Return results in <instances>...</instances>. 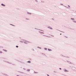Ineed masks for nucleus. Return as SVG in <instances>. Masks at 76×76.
<instances>
[{
  "label": "nucleus",
  "instance_id": "7",
  "mask_svg": "<svg viewBox=\"0 0 76 76\" xmlns=\"http://www.w3.org/2000/svg\"><path fill=\"white\" fill-rule=\"evenodd\" d=\"M50 29H53V28H51V27L50 28Z\"/></svg>",
  "mask_w": 76,
  "mask_h": 76
},
{
  "label": "nucleus",
  "instance_id": "16",
  "mask_svg": "<svg viewBox=\"0 0 76 76\" xmlns=\"http://www.w3.org/2000/svg\"><path fill=\"white\" fill-rule=\"evenodd\" d=\"M17 76H19V75H17Z\"/></svg>",
  "mask_w": 76,
  "mask_h": 76
},
{
  "label": "nucleus",
  "instance_id": "9",
  "mask_svg": "<svg viewBox=\"0 0 76 76\" xmlns=\"http://www.w3.org/2000/svg\"><path fill=\"white\" fill-rule=\"evenodd\" d=\"M0 53H2V52L1 51H0Z\"/></svg>",
  "mask_w": 76,
  "mask_h": 76
},
{
  "label": "nucleus",
  "instance_id": "5",
  "mask_svg": "<svg viewBox=\"0 0 76 76\" xmlns=\"http://www.w3.org/2000/svg\"><path fill=\"white\" fill-rule=\"evenodd\" d=\"M48 50H49V51H51V50L50 49H48Z\"/></svg>",
  "mask_w": 76,
  "mask_h": 76
},
{
  "label": "nucleus",
  "instance_id": "14",
  "mask_svg": "<svg viewBox=\"0 0 76 76\" xmlns=\"http://www.w3.org/2000/svg\"><path fill=\"white\" fill-rule=\"evenodd\" d=\"M68 6H69V7H70V6H69V5Z\"/></svg>",
  "mask_w": 76,
  "mask_h": 76
},
{
  "label": "nucleus",
  "instance_id": "3",
  "mask_svg": "<svg viewBox=\"0 0 76 76\" xmlns=\"http://www.w3.org/2000/svg\"><path fill=\"white\" fill-rule=\"evenodd\" d=\"M27 62H28V63H31V61H28Z\"/></svg>",
  "mask_w": 76,
  "mask_h": 76
},
{
  "label": "nucleus",
  "instance_id": "2",
  "mask_svg": "<svg viewBox=\"0 0 76 76\" xmlns=\"http://www.w3.org/2000/svg\"><path fill=\"white\" fill-rule=\"evenodd\" d=\"M64 72H69V71H67L66 69H64Z\"/></svg>",
  "mask_w": 76,
  "mask_h": 76
},
{
  "label": "nucleus",
  "instance_id": "13",
  "mask_svg": "<svg viewBox=\"0 0 76 76\" xmlns=\"http://www.w3.org/2000/svg\"><path fill=\"white\" fill-rule=\"evenodd\" d=\"M48 76H49V75H48Z\"/></svg>",
  "mask_w": 76,
  "mask_h": 76
},
{
  "label": "nucleus",
  "instance_id": "12",
  "mask_svg": "<svg viewBox=\"0 0 76 76\" xmlns=\"http://www.w3.org/2000/svg\"><path fill=\"white\" fill-rule=\"evenodd\" d=\"M35 73H38V72H35Z\"/></svg>",
  "mask_w": 76,
  "mask_h": 76
},
{
  "label": "nucleus",
  "instance_id": "11",
  "mask_svg": "<svg viewBox=\"0 0 76 76\" xmlns=\"http://www.w3.org/2000/svg\"><path fill=\"white\" fill-rule=\"evenodd\" d=\"M59 69H60V70H61V68H59Z\"/></svg>",
  "mask_w": 76,
  "mask_h": 76
},
{
  "label": "nucleus",
  "instance_id": "4",
  "mask_svg": "<svg viewBox=\"0 0 76 76\" xmlns=\"http://www.w3.org/2000/svg\"><path fill=\"white\" fill-rule=\"evenodd\" d=\"M1 5H2V6H5V5H4L3 4H1Z\"/></svg>",
  "mask_w": 76,
  "mask_h": 76
},
{
  "label": "nucleus",
  "instance_id": "10",
  "mask_svg": "<svg viewBox=\"0 0 76 76\" xmlns=\"http://www.w3.org/2000/svg\"><path fill=\"white\" fill-rule=\"evenodd\" d=\"M71 19H72V20H74V18H71Z\"/></svg>",
  "mask_w": 76,
  "mask_h": 76
},
{
  "label": "nucleus",
  "instance_id": "15",
  "mask_svg": "<svg viewBox=\"0 0 76 76\" xmlns=\"http://www.w3.org/2000/svg\"><path fill=\"white\" fill-rule=\"evenodd\" d=\"M60 35H61V34H60Z\"/></svg>",
  "mask_w": 76,
  "mask_h": 76
},
{
  "label": "nucleus",
  "instance_id": "8",
  "mask_svg": "<svg viewBox=\"0 0 76 76\" xmlns=\"http://www.w3.org/2000/svg\"><path fill=\"white\" fill-rule=\"evenodd\" d=\"M16 47H17V48H18V46H16Z\"/></svg>",
  "mask_w": 76,
  "mask_h": 76
},
{
  "label": "nucleus",
  "instance_id": "1",
  "mask_svg": "<svg viewBox=\"0 0 76 76\" xmlns=\"http://www.w3.org/2000/svg\"><path fill=\"white\" fill-rule=\"evenodd\" d=\"M24 42L25 44H28L29 42L25 40L24 41Z\"/></svg>",
  "mask_w": 76,
  "mask_h": 76
},
{
  "label": "nucleus",
  "instance_id": "6",
  "mask_svg": "<svg viewBox=\"0 0 76 76\" xmlns=\"http://www.w3.org/2000/svg\"><path fill=\"white\" fill-rule=\"evenodd\" d=\"M4 51H5L6 52H7V50H4Z\"/></svg>",
  "mask_w": 76,
  "mask_h": 76
}]
</instances>
